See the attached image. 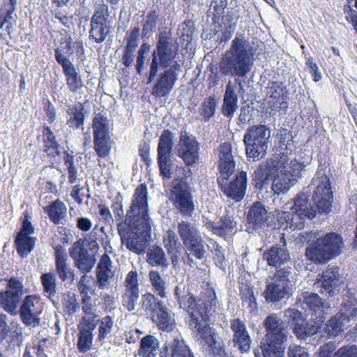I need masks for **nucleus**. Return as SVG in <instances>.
I'll use <instances>...</instances> for the list:
<instances>
[{
    "label": "nucleus",
    "mask_w": 357,
    "mask_h": 357,
    "mask_svg": "<svg viewBox=\"0 0 357 357\" xmlns=\"http://www.w3.org/2000/svg\"><path fill=\"white\" fill-rule=\"evenodd\" d=\"M97 320L100 323L97 340L102 342L112 331L114 322L113 318L108 315L100 320Z\"/></svg>",
    "instance_id": "774afa93"
},
{
    "label": "nucleus",
    "mask_w": 357,
    "mask_h": 357,
    "mask_svg": "<svg viewBox=\"0 0 357 357\" xmlns=\"http://www.w3.org/2000/svg\"><path fill=\"white\" fill-rule=\"evenodd\" d=\"M340 269L337 266H328L322 273L321 278L317 279L315 285L320 288L319 291L329 296L334 295L342 283V276L340 274Z\"/></svg>",
    "instance_id": "aec40b11"
},
{
    "label": "nucleus",
    "mask_w": 357,
    "mask_h": 357,
    "mask_svg": "<svg viewBox=\"0 0 357 357\" xmlns=\"http://www.w3.org/2000/svg\"><path fill=\"white\" fill-rule=\"evenodd\" d=\"M219 153L218 167L220 174L227 179L234 172L235 162L231 152V145L224 143L218 149Z\"/></svg>",
    "instance_id": "c756f323"
},
{
    "label": "nucleus",
    "mask_w": 357,
    "mask_h": 357,
    "mask_svg": "<svg viewBox=\"0 0 357 357\" xmlns=\"http://www.w3.org/2000/svg\"><path fill=\"white\" fill-rule=\"evenodd\" d=\"M277 172L273 180L272 190L277 195L286 193L296 185V180L289 172L287 173L282 169H280Z\"/></svg>",
    "instance_id": "72a5a7b5"
},
{
    "label": "nucleus",
    "mask_w": 357,
    "mask_h": 357,
    "mask_svg": "<svg viewBox=\"0 0 357 357\" xmlns=\"http://www.w3.org/2000/svg\"><path fill=\"white\" fill-rule=\"evenodd\" d=\"M269 277L291 290L297 280L295 271L289 266L278 267L273 275Z\"/></svg>",
    "instance_id": "4c0bfd02"
},
{
    "label": "nucleus",
    "mask_w": 357,
    "mask_h": 357,
    "mask_svg": "<svg viewBox=\"0 0 357 357\" xmlns=\"http://www.w3.org/2000/svg\"><path fill=\"white\" fill-rule=\"evenodd\" d=\"M172 201L175 208L184 217H191L195 211V204L189 188L181 183L171 190Z\"/></svg>",
    "instance_id": "2eb2a0df"
},
{
    "label": "nucleus",
    "mask_w": 357,
    "mask_h": 357,
    "mask_svg": "<svg viewBox=\"0 0 357 357\" xmlns=\"http://www.w3.org/2000/svg\"><path fill=\"white\" fill-rule=\"evenodd\" d=\"M314 240L306 248L307 258L317 264H324L340 255L344 248L342 236L336 232L320 235L319 232H311Z\"/></svg>",
    "instance_id": "39448f33"
},
{
    "label": "nucleus",
    "mask_w": 357,
    "mask_h": 357,
    "mask_svg": "<svg viewBox=\"0 0 357 357\" xmlns=\"http://www.w3.org/2000/svg\"><path fill=\"white\" fill-rule=\"evenodd\" d=\"M7 289L0 291V307L11 315L18 313L17 308L24 295L22 280L11 277L7 280Z\"/></svg>",
    "instance_id": "6e6552de"
},
{
    "label": "nucleus",
    "mask_w": 357,
    "mask_h": 357,
    "mask_svg": "<svg viewBox=\"0 0 357 357\" xmlns=\"http://www.w3.org/2000/svg\"><path fill=\"white\" fill-rule=\"evenodd\" d=\"M241 296L243 305L248 309L250 313L255 314L257 312V303L253 289L248 285H244L241 289Z\"/></svg>",
    "instance_id": "864d4df0"
},
{
    "label": "nucleus",
    "mask_w": 357,
    "mask_h": 357,
    "mask_svg": "<svg viewBox=\"0 0 357 357\" xmlns=\"http://www.w3.org/2000/svg\"><path fill=\"white\" fill-rule=\"evenodd\" d=\"M163 302L160 301L153 294L146 293L143 294L141 300V305L145 311L153 314L162 305Z\"/></svg>",
    "instance_id": "0e129e2a"
},
{
    "label": "nucleus",
    "mask_w": 357,
    "mask_h": 357,
    "mask_svg": "<svg viewBox=\"0 0 357 357\" xmlns=\"http://www.w3.org/2000/svg\"><path fill=\"white\" fill-rule=\"evenodd\" d=\"M285 160V156L274 154L265 163L260 164L254 172L253 185L256 188H261L267 184L270 178L281 168Z\"/></svg>",
    "instance_id": "ddd939ff"
},
{
    "label": "nucleus",
    "mask_w": 357,
    "mask_h": 357,
    "mask_svg": "<svg viewBox=\"0 0 357 357\" xmlns=\"http://www.w3.org/2000/svg\"><path fill=\"white\" fill-rule=\"evenodd\" d=\"M50 220L55 225L61 223V220L67 215V207L60 199H56L52 204L43 208Z\"/></svg>",
    "instance_id": "58836bf2"
},
{
    "label": "nucleus",
    "mask_w": 357,
    "mask_h": 357,
    "mask_svg": "<svg viewBox=\"0 0 357 357\" xmlns=\"http://www.w3.org/2000/svg\"><path fill=\"white\" fill-rule=\"evenodd\" d=\"M42 135L44 144V152L51 158L59 155V144L56 140V137L49 126H44Z\"/></svg>",
    "instance_id": "79ce46f5"
},
{
    "label": "nucleus",
    "mask_w": 357,
    "mask_h": 357,
    "mask_svg": "<svg viewBox=\"0 0 357 357\" xmlns=\"http://www.w3.org/2000/svg\"><path fill=\"white\" fill-rule=\"evenodd\" d=\"M291 295V290L268 277L262 294L268 303H276Z\"/></svg>",
    "instance_id": "c85d7f7f"
},
{
    "label": "nucleus",
    "mask_w": 357,
    "mask_h": 357,
    "mask_svg": "<svg viewBox=\"0 0 357 357\" xmlns=\"http://www.w3.org/2000/svg\"><path fill=\"white\" fill-rule=\"evenodd\" d=\"M178 43L169 32H160L155 49L151 54L147 84L158 76L151 90L155 98L167 96L174 88L181 72V63L176 60Z\"/></svg>",
    "instance_id": "f257e3e1"
},
{
    "label": "nucleus",
    "mask_w": 357,
    "mask_h": 357,
    "mask_svg": "<svg viewBox=\"0 0 357 357\" xmlns=\"http://www.w3.org/2000/svg\"><path fill=\"white\" fill-rule=\"evenodd\" d=\"M94 150L100 158L107 157L111 151L110 136L93 137Z\"/></svg>",
    "instance_id": "680f3d73"
},
{
    "label": "nucleus",
    "mask_w": 357,
    "mask_h": 357,
    "mask_svg": "<svg viewBox=\"0 0 357 357\" xmlns=\"http://www.w3.org/2000/svg\"><path fill=\"white\" fill-rule=\"evenodd\" d=\"M253 50L249 41L237 35L220 62V72L226 76L245 77L253 66Z\"/></svg>",
    "instance_id": "20e7f679"
},
{
    "label": "nucleus",
    "mask_w": 357,
    "mask_h": 357,
    "mask_svg": "<svg viewBox=\"0 0 357 357\" xmlns=\"http://www.w3.org/2000/svg\"><path fill=\"white\" fill-rule=\"evenodd\" d=\"M62 297V304L64 307V310L69 315H72L79 309V305L75 293L68 291L65 292Z\"/></svg>",
    "instance_id": "69168bd1"
},
{
    "label": "nucleus",
    "mask_w": 357,
    "mask_h": 357,
    "mask_svg": "<svg viewBox=\"0 0 357 357\" xmlns=\"http://www.w3.org/2000/svg\"><path fill=\"white\" fill-rule=\"evenodd\" d=\"M153 317L161 330L169 331L173 329L174 319L164 303L153 314Z\"/></svg>",
    "instance_id": "37998d69"
},
{
    "label": "nucleus",
    "mask_w": 357,
    "mask_h": 357,
    "mask_svg": "<svg viewBox=\"0 0 357 357\" xmlns=\"http://www.w3.org/2000/svg\"><path fill=\"white\" fill-rule=\"evenodd\" d=\"M264 105L271 115L280 110L286 111L289 105V92L286 85L280 82H268L264 89Z\"/></svg>",
    "instance_id": "0eeeda50"
},
{
    "label": "nucleus",
    "mask_w": 357,
    "mask_h": 357,
    "mask_svg": "<svg viewBox=\"0 0 357 357\" xmlns=\"http://www.w3.org/2000/svg\"><path fill=\"white\" fill-rule=\"evenodd\" d=\"M139 298V284L138 273L136 270L129 271L123 282V290L121 296L122 305L128 311L135 310Z\"/></svg>",
    "instance_id": "f8f14e48"
},
{
    "label": "nucleus",
    "mask_w": 357,
    "mask_h": 357,
    "mask_svg": "<svg viewBox=\"0 0 357 357\" xmlns=\"http://www.w3.org/2000/svg\"><path fill=\"white\" fill-rule=\"evenodd\" d=\"M287 337L264 335L259 344V348L254 350L255 357H283L285 352L284 343Z\"/></svg>",
    "instance_id": "dca6fc26"
},
{
    "label": "nucleus",
    "mask_w": 357,
    "mask_h": 357,
    "mask_svg": "<svg viewBox=\"0 0 357 357\" xmlns=\"http://www.w3.org/2000/svg\"><path fill=\"white\" fill-rule=\"evenodd\" d=\"M96 284L92 275L84 273L77 283V289L82 296H89V294H96Z\"/></svg>",
    "instance_id": "4d7b16f0"
},
{
    "label": "nucleus",
    "mask_w": 357,
    "mask_h": 357,
    "mask_svg": "<svg viewBox=\"0 0 357 357\" xmlns=\"http://www.w3.org/2000/svg\"><path fill=\"white\" fill-rule=\"evenodd\" d=\"M357 314V303L354 301H349L342 305V307L337 316L344 319L346 323L349 322Z\"/></svg>",
    "instance_id": "e2e57ef3"
},
{
    "label": "nucleus",
    "mask_w": 357,
    "mask_h": 357,
    "mask_svg": "<svg viewBox=\"0 0 357 357\" xmlns=\"http://www.w3.org/2000/svg\"><path fill=\"white\" fill-rule=\"evenodd\" d=\"M204 225L214 234L225 239L230 238L238 230L237 221L229 215H222L218 222L208 221Z\"/></svg>",
    "instance_id": "a878e982"
},
{
    "label": "nucleus",
    "mask_w": 357,
    "mask_h": 357,
    "mask_svg": "<svg viewBox=\"0 0 357 357\" xmlns=\"http://www.w3.org/2000/svg\"><path fill=\"white\" fill-rule=\"evenodd\" d=\"M280 155L286 157V160L282 165L280 169H282L284 172L290 173L292 176L297 178L300 176L301 172L306 167V164L303 162H300L296 159H292L289 162L288 155L285 153H279Z\"/></svg>",
    "instance_id": "13d9d810"
},
{
    "label": "nucleus",
    "mask_w": 357,
    "mask_h": 357,
    "mask_svg": "<svg viewBox=\"0 0 357 357\" xmlns=\"http://www.w3.org/2000/svg\"><path fill=\"white\" fill-rule=\"evenodd\" d=\"M17 2V0H8L0 9V29L5 28L8 35L17 22V16L15 13Z\"/></svg>",
    "instance_id": "7c9ffc66"
},
{
    "label": "nucleus",
    "mask_w": 357,
    "mask_h": 357,
    "mask_svg": "<svg viewBox=\"0 0 357 357\" xmlns=\"http://www.w3.org/2000/svg\"><path fill=\"white\" fill-rule=\"evenodd\" d=\"M218 103L214 96L206 98L198 108L199 119L208 123L214 119Z\"/></svg>",
    "instance_id": "ea45409f"
},
{
    "label": "nucleus",
    "mask_w": 357,
    "mask_h": 357,
    "mask_svg": "<svg viewBox=\"0 0 357 357\" xmlns=\"http://www.w3.org/2000/svg\"><path fill=\"white\" fill-rule=\"evenodd\" d=\"M268 213L264 205L260 202H255L248 211L246 220L249 226L259 229L266 224Z\"/></svg>",
    "instance_id": "2f4dec72"
},
{
    "label": "nucleus",
    "mask_w": 357,
    "mask_h": 357,
    "mask_svg": "<svg viewBox=\"0 0 357 357\" xmlns=\"http://www.w3.org/2000/svg\"><path fill=\"white\" fill-rule=\"evenodd\" d=\"M63 162L66 166L70 183H74L77 180L78 174V160L73 154V152L66 151L64 152Z\"/></svg>",
    "instance_id": "603ef678"
},
{
    "label": "nucleus",
    "mask_w": 357,
    "mask_h": 357,
    "mask_svg": "<svg viewBox=\"0 0 357 357\" xmlns=\"http://www.w3.org/2000/svg\"><path fill=\"white\" fill-rule=\"evenodd\" d=\"M148 212V190L146 185L141 184L135 190L125 221L119 223L118 226L121 244L137 255L144 252L146 241L144 234L151 228Z\"/></svg>",
    "instance_id": "7ed1b4c3"
},
{
    "label": "nucleus",
    "mask_w": 357,
    "mask_h": 357,
    "mask_svg": "<svg viewBox=\"0 0 357 357\" xmlns=\"http://www.w3.org/2000/svg\"><path fill=\"white\" fill-rule=\"evenodd\" d=\"M320 325L315 321L301 324L294 328L297 337L312 344H317L324 337Z\"/></svg>",
    "instance_id": "cd10ccee"
},
{
    "label": "nucleus",
    "mask_w": 357,
    "mask_h": 357,
    "mask_svg": "<svg viewBox=\"0 0 357 357\" xmlns=\"http://www.w3.org/2000/svg\"><path fill=\"white\" fill-rule=\"evenodd\" d=\"M199 144L195 137L188 134L181 135L178 144V156L187 166L197 162L199 158Z\"/></svg>",
    "instance_id": "6ab92c4d"
},
{
    "label": "nucleus",
    "mask_w": 357,
    "mask_h": 357,
    "mask_svg": "<svg viewBox=\"0 0 357 357\" xmlns=\"http://www.w3.org/2000/svg\"><path fill=\"white\" fill-rule=\"evenodd\" d=\"M43 310L39 296L27 295L22 301L18 312L24 324L36 328L40 325V316Z\"/></svg>",
    "instance_id": "9b49d317"
},
{
    "label": "nucleus",
    "mask_w": 357,
    "mask_h": 357,
    "mask_svg": "<svg viewBox=\"0 0 357 357\" xmlns=\"http://www.w3.org/2000/svg\"><path fill=\"white\" fill-rule=\"evenodd\" d=\"M56 274L62 282L72 284L75 280V271L68 262V255L62 246L54 248Z\"/></svg>",
    "instance_id": "4be33fe9"
},
{
    "label": "nucleus",
    "mask_w": 357,
    "mask_h": 357,
    "mask_svg": "<svg viewBox=\"0 0 357 357\" xmlns=\"http://www.w3.org/2000/svg\"><path fill=\"white\" fill-rule=\"evenodd\" d=\"M247 181V173L241 171L237 173L234 179L229 183L222 184V190L228 198L238 202L245 195Z\"/></svg>",
    "instance_id": "bb28decb"
},
{
    "label": "nucleus",
    "mask_w": 357,
    "mask_h": 357,
    "mask_svg": "<svg viewBox=\"0 0 357 357\" xmlns=\"http://www.w3.org/2000/svg\"><path fill=\"white\" fill-rule=\"evenodd\" d=\"M173 139V132L169 130H165L160 137L158 146V154H172L174 145Z\"/></svg>",
    "instance_id": "052dcab7"
},
{
    "label": "nucleus",
    "mask_w": 357,
    "mask_h": 357,
    "mask_svg": "<svg viewBox=\"0 0 357 357\" xmlns=\"http://www.w3.org/2000/svg\"><path fill=\"white\" fill-rule=\"evenodd\" d=\"M15 243L19 255L24 258L33 250L36 245V238L30 236L17 235Z\"/></svg>",
    "instance_id": "3c124183"
},
{
    "label": "nucleus",
    "mask_w": 357,
    "mask_h": 357,
    "mask_svg": "<svg viewBox=\"0 0 357 357\" xmlns=\"http://www.w3.org/2000/svg\"><path fill=\"white\" fill-rule=\"evenodd\" d=\"M185 252H189L197 259L204 258L206 250L204 246V242L202 236L197 239L191 241L184 244Z\"/></svg>",
    "instance_id": "5fc2aeb1"
},
{
    "label": "nucleus",
    "mask_w": 357,
    "mask_h": 357,
    "mask_svg": "<svg viewBox=\"0 0 357 357\" xmlns=\"http://www.w3.org/2000/svg\"><path fill=\"white\" fill-rule=\"evenodd\" d=\"M301 306L305 310H309L319 314H321L326 308L325 303L317 294L307 292L303 294Z\"/></svg>",
    "instance_id": "a19ab883"
},
{
    "label": "nucleus",
    "mask_w": 357,
    "mask_h": 357,
    "mask_svg": "<svg viewBox=\"0 0 357 357\" xmlns=\"http://www.w3.org/2000/svg\"><path fill=\"white\" fill-rule=\"evenodd\" d=\"M244 92V86L242 82L236 79L234 83L229 81L227 86L222 105V114L231 119L238 109V93Z\"/></svg>",
    "instance_id": "a211bd4d"
},
{
    "label": "nucleus",
    "mask_w": 357,
    "mask_h": 357,
    "mask_svg": "<svg viewBox=\"0 0 357 357\" xmlns=\"http://www.w3.org/2000/svg\"><path fill=\"white\" fill-rule=\"evenodd\" d=\"M108 17V6L103 3L98 4L91 19L89 31V37L97 43L104 42L110 31Z\"/></svg>",
    "instance_id": "9d476101"
},
{
    "label": "nucleus",
    "mask_w": 357,
    "mask_h": 357,
    "mask_svg": "<svg viewBox=\"0 0 357 357\" xmlns=\"http://www.w3.org/2000/svg\"><path fill=\"white\" fill-rule=\"evenodd\" d=\"M93 137L109 136V120L101 114H96L92 123Z\"/></svg>",
    "instance_id": "6e6d98bb"
},
{
    "label": "nucleus",
    "mask_w": 357,
    "mask_h": 357,
    "mask_svg": "<svg viewBox=\"0 0 357 357\" xmlns=\"http://www.w3.org/2000/svg\"><path fill=\"white\" fill-rule=\"evenodd\" d=\"M149 278L154 292L161 298H167L168 291L166 281L160 273L157 271L151 270L149 273Z\"/></svg>",
    "instance_id": "09e8293b"
},
{
    "label": "nucleus",
    "mask_w": 357,
    "mask_h": 357,
    "mask_svg": "<svg viewBox=\"0 0 357 357\" xmlns=\"http://www.w3.org/2000/svg\"><path fill=\"white\" fill-rule=\"evenodd\" d=\"M159 351V341L153 335L144 337L140 342L139 352L144 357H155Z\"/></svg>",
    "instance_id": "49530a36"
},
{
    "label": "nucleus",
    "mask_w": 357,
    "mask_h": 357,
    "mask_svg": "<svg viewBox=\"0 0 357 357\" xmlns=\"http://www.w3.org/2000/svg\"><path fill=\"white\" fill-rule=\"evenodd\" d=\"M160 357H197L190 347L186 344L183 337L176 335L172 339L167 341L162 350L160 351Z\"/></svg>",
    "instance_id": "393cba45"
},
{
    "label": "nucleus",
    "mask_w": 357,
    "mask_h": 357,
    "mask_svg": "<svg viewBox=\"0 0 357 357\" xmlns=\"http://www.w3.org/2000/svg\"><path fill=\"white\" fill-rule=\"evenodd\" d=\"M69 116L66 124L72 129L77 130L79 128L84 129L85 119L84 107L82 102H78L74 105H69L67 109Z\"/></svg>",
    "instance_id": "c9c22d12"
},
{
    "label": "nucleus",
    "mask_w": 357,
    "mask_h": 357,
    "mask_svg": "<svg viewBox=\"0 0 357 357\" xmlns=\"http://www.w3.org/2000/svg\"><path fill=\"white\" fill-rule=\"evenodd\" d=\"M196 303L197 306L192 307L190 317H192V314H197V318L208 319L210 317L221 312V304L213 289H206L202 299L196 301Z\"/></svg>",
    "instance_id": "4468645a"
},
{
    "label": "nucleus",
    "mask_w": 357,
    "mask_h": 357,
    "mask_svg": "<svg viewBox=\"0 0 357 357\" xmlns=\"http://www.w3.org/2000/svg\"><path fill=\"white\" fill-rule=\"evenodd\" d=\"M345 324L346 322L344 321V319H341L337 314L332 317L324 328L325 333H326V337L338 335L343 331V327Z\"/></svg>",
    "instance_id": "bf43d9fd"
},
{
    "label": "nucleus",
    "mask_w": 357,
    "mask_h": 357,
    "mask_svg": "<svg viewBox=\"0 0 357 357\" xmlns=\"http://www.w3.org/2000/svg\"><path fill=\"white\" fill-rule=\"evenodd\" d=\"M312 185L314 186L312 198L315 206H311L307 195L302 193L297 195L293 204L286 206L290 211H277L278 222L284 229H301L304 227L305 218H314L317 212L326 214L331 212L333 196L328 176L318 171L312 178Z\"/></svg>",
    "instance_id": "f03ea898"
},
{
    "label": "nucleus",
    "mask_w": 357,
    "mask_h": 357,
    "mask_svg": "<svg viewBox=\"0 0 357 357\" xmlns=\"http://www.w3.org/2000/svg\"><path fill=\"white\" fill-rule=\"evenodd\" d=\"M263 257L268 266L276 268L282 266L290 259L287 249L278 246L271 247L264 253Z\"/></svg>",
    "instance_id": "f704fd0d"
},
{
    "label": "nucleus",
    "mask_w": 357,
    "mask_h": 357,
    "mask_svg": "<svg viewBox=\"0 0 357 357\" xmlns=\"http://www.w3.org/2000/svg\"><path fill=\"white\" fill-rule=\"evenodd\" d=\"M98 323L97 316L83 317L78 325L77 349L80 353L84 354L89 351L93 345V335Z\"/></svg>",
    "instance_id": "f3484780"
},
{
    "label": "nucleus",
    "mask_w": 357,
    "mask_h": 357,
    "mask_svg": "<svg viewBox=\"0 0 357 357\" xmlns=\"http://www.w3.org/2000/svg\"><path fill=\"white\" fill-rule=\"evenodd\" d=\"M230 328L233 333L234 346L241 353H248L250 351L252 339L245 323L240 319H233L230 321Z\"/></svg>",
    "instance_id": "412c9836"
},
{
    "label": "nucleus",
    "mask_w": 357,
    "mask_h": 357,
    "mask_svg": "<svg viewBox=\"0 0 357 357\" xmlns=\"http://www.w3.org/2000/svg\"><path fill=\"white\" fill-rule=\"evenodd\" d=\"M271 130L265 125L249 127L245 133L243 142L246 155L257 161L266 155L270 143Z\"/></svg>",
    "instance_id": "423d86ee"
},
{
    "label": "nucleus",
    "mask_w": 357,
    "mask_h": 357,
    "mask_svg": "<svg viewBox=\"0 0 357 357\" xmlns=\"http://www.w3.org/2000/svg\"><path fill=\"white\" fill-rule=\"evenodd\" d=\"M174 296L180 305V307L184 309L189 316L192 307L197 306L196 300L192 294H190L188 286L185 283H179L174 288Z\"/></svg>",
    "instance_id": "473e14b6"
},
{
    "label": "nucleus",
    "mask_w": 357,
    "mask_h": 357,
    "mask_svg": "<svg viewBox=\"0 0 357 357\" xmlns=\"http://www.w3.org/2000/svg\"><path fill=\"white\" fill-rule=\"evenodd\" d=\"M40 282L44 294L48 298L54 297L57 291V279L53 272L43 273L40 275Z\"/></svg>",
    "instance_id": "8fccbe9b"
},
{
    "label": "nucleus",
    "mask_w": 357,
    "mask_h": 357,
    "mask_svg": "<svg viewBox=\"0 0 357 357\" xmlns=\"http://www.w3.org/2000/svg\"><path fill=\"white\" fill-rule=\"evenodd\" d=\"M63 73L69 91L73 93H79L84 86V82L75 67L74 66Z\"/></svg>",
    "instance_id": "a18cd8bd"
},
{
    "label": "nucleus",
    "mask_w": 357,
    "mask_h": 357,
    "mask_svg": "<svg viewBox=\"0 0 357 357\" xmlns=\"http://www.w3.org/2000/svg\"><path fill=\"white\" fill-rule=\"evenodd\" d=\"M178 233L183 245L201 236L199 231L195 224L184 220L178 222Z\"/></svg>",
    "instance_id": "c03bdc74"
},
{
    "label": "nucleus",
    "mask_w": 357,
    "mask_h": 357,
    "mask_svg": "<svg viewBox=\"0 0 357 357\" xmlns=\"http://www.w3.org/2000/svg\"><path fill=\"white\" fill-rule=\"evenodd\" d=\"M115 268L111 258L104 254L100 259L96 267V283L101 289H107L114 280Z\"/></svg>",
    "instance_id": "5701e85b"
},
{
    "label": "nucleus",
    "mask_w": 357,
    "mask_h": 357,
    "mask_svg": "<svg viewBox=\"0 0 357 357\" xmlns=\"http://www.w3.org/2000/svg\"><path fill=\"white\" fill-rule=\"evenodd\" d=\"M197 314H192L190 317L189 327L193 331L194 340L204 351L217 343L219 338L214 328L208 323V319H202L196 317Z\"/></svg>",
    "instance_id": "1a4fd4ad"
},
{
    "label": "nucleus",
    "mask_w": 357,
    "mask_h": 357,
    "mask_svg": "<svg viewBox=\"0 0 357 357\" xmlns=\"http://www.w3.org/2000/svg\"><path fill=\"white\" fill-rule=\"evenodd\" d=\"M146 262L155 267H166L169 264L165 251L159 246H154L149 250L146 253Z\"/></svg>",
    "instance_id": "de8ad7c7"
},
{
    "label": "nucleus",
    "mask_w": 357,
    "mask_h": 357,
    "mask_svg": "<svg viewBox=\"0 0 357 357\" xmlns=\"http://www.w3.org/2000/svg\"><path fill=\"white\" fill-rule=\"evenodd\" d=\"M264 326L266 332L265 335L288 337L289 333L285 328L284 321L275 314L268 316L264 321Z\"/></svg>",
    "instance_id": "e433bc0d"
},
{
    "label": "nucleus",
    "mask_w": 357,
    "mask_h": 357,
    "mask_svg": "<svg viewBox=\"0 0 357 357\" xmlns=\"http://www.w3.org/2000/svg\"><path fill=\"white\" fill-rule=\"evenodd\" d=\"M69 254L74 260L77 268L82 273H89L96 264L94 256L83 247L79 242L75 243L69 248Z\"/></svg>",
    "instance_id": "b1692460"
},
{
    "label": "nucleus",
    "mask_w": 357,
    "mask_h": 357,
    "mask_svg": "<svg viewBox=\"0 0 357 357\" xmlns=\"http://www.w3.org/2000/svg\"><path fill=\"white\" fill-rule=\"evenodd\" d=\"M158 17L159 16L155 10H151L148 13L143 21L142 33L144 36L149 37L152 35L156 27Z\"/></svg>",
    "instance_id": "338daca9"
}]
</instances>
